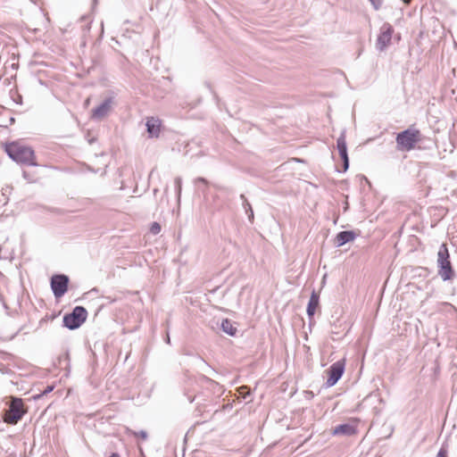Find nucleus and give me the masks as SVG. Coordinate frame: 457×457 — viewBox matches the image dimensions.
<instances>
[{"mask_svg": "<svg viewBox=\"0 0 457 457\" xmlns=\"http://www.w3.org/2000/svg\"><path fill=\"white\" fill-rule=\"evenodd\" d=\"M5 151L10 158L16 162L36 165V162H34V151L21 142L8 144Z\"/></svg>", "mask_w": 457, "mask_h": 457, "instance_id": "obj_1", "label": "nucleus"}, {"mask_svg": "<svg viewBox=\"0 0 457 457\" xmlns=\"http://www.w3.org/2000/svg\"><path fill=\"white\" fill-rule=\"evenodd\" d=\"M356 234L353 231H342L337 235L336 243L337 246H342L345 243L355 239Z\"/></svg>", "mask_w": 457, "mask_h": 457, "instance_id": "obj_12", "label": "nucleus"}, {"mask_svg": "<svg viewBox=\"0 0 457 457\" xmlns=\"http://www.w3.org/2000/svg\"><path fill=\"white\" fill-rule=\"evenodd\" d=\"M394 33V28L389 23H384L377 38L376 47L379 51H384L389 46Z\"/></svg>", "mask_w": 457, "mask_h": 457, "instance_id": "obj_6", "label": "nucleus"}, {"mask_svg": "<svg viewBox=\"0 0 457 457\" xmlns=\"http://www.w3.org/2000/svg\"><path fill=\"white\" fill-rule=\"evenodd\" d=\"M110 457H120V455L117 453H112Z\"/></svg>", "mask_w": 457, "mask_h": 457, "instance_id": "obj_24", "label": "nucleus"}, {"mask_svg": "<svg viewBox=\"0 0 457 457\" xmlns=\"http://www.w3.org/2000/svg\"><path fill=\"white\" fill-rule=\"evenodd\" d=\"M319 305V295L313 291L311 295L307 306V313L310 317L313 316Z\"/></svg>", "mask_w": 457, "mask_h": 457, "instance_id": "obj_14", "label": "nucleus"}, {"mask_svg": "<svg viewBox=\"0 0 457 457\" xmlns=\"http://www.w3.org/2000/svg\"><path fill=\"white\" fill-rule=\"evenodd\" d=\"M246 205H247V206H248V208H249V212H250V213H249L248 217H249V219L251 220V219H253V210H252V208H251V206H250V204H249L248 203L246 204Z\"/></svg>", "mask_w": 457, "mask_h": 457, "instance_id": "obj_23", "label": "nucleus"}, {"mask_svg": "<svg viewBox=\"0 0 457 457\" xmlns=\"http://www.w3.org/2000/svg\"><path fill=\"white\" fill-rule=\"evenodd\" d=\"M438 274L444 280L452 279L454 272L449 261V253L445 244H443L437 253Z\"/></svg>", "mask_w": 457, "mask_h": 457, "instance_id": "obj_3", "label": "nucleus"}, {"mask_svg": "<svg viewBox=\"0 0 457 457\" xmlns=\"http://www.w3.org/2000/svg\"><path fill=\"white\" fill-rule=\"evenodd\" d=\"M403 2L408 4L411 2V0H403Z\"/></svg>", "mask_w": 457, "mask_h": 457, "instance_id": "obj_25", "label": "nucleus"}, {"mask_svg": "<svg viewBox=\"0 0 457 457\" xmlns=\"http://www.w3.org/2000/svg\"><path fill=\"white\" fill-rule=\"evenodd\" d=\"M89 104V99L86 101V104L87 105Z\"/></svg>", "mask_w": 457, "mask_h": 457, "instance_id": "obj_26", "label": "nucleus"}, {"mask_svg": "<svg viewBox=\"0 0 457 457\" xmlns=\"http://www.w3.org/2000/svg\"><path fill=\"white\" fill-rule=\"evenodd\" d=\"M195 183L197 184V183H203L204 185L207 186L208 185V182L204 178H197L195 180Z\"/></svg>", "mask_w": 457, "mask_h": 457, "instance_id": "obj_21", "label": "nucleus"}, {"mask_svg": "<svg viewBox=\"0 0 457 457\" xmlns=\"http://www.w3.org/2000/svg\"><path fill=\"white\" fill-rule=\"evenodd\" d=\"M150 231H151L154 235H157L158 233H160V231H161V226H160V224H159V223H157V222H154V223L151 225Z\"/></svg>", "mask_w": 457, "mask_h": 457, "instance_id": "obj_18", "label": "nucleus"}, {"mask_svg": "<svg viewBox=\"0 0 457 457\" xmlns=\"http://www.w3.org/2000/svg\"><path fill=\"white\" fill-rule=\"evenodd\" d=\"M337 147L339 152L340 157L344 161V170L345 171L349 166V160H348V155H347L345 135L344 132L337 138Z\"/></svg>", "mask_w": 457, "mask_h": 457, "instance_id": "obj_10", "label": "nucleus"}, {"mask_svg": "<svg viewBox=\"0 0 457 457\" xmlns=\"http://www.w3.org/2000/svg\"><path fill=\"white\" fill-rule=\"evenodd\" d=\"M68 277L65 275H54L51 279V288L56 298L62 297L67 291Z\"/></svg>", "mask_w": 457, "mask_h": 457, "instance_id": "obj_7", "label": "nucleus"}, {"mask_svg": "<svg viewBox=\"0 0 457 457\" xmlns=\"http://www.w3.org/2000/svg\"><path fill=\"white\" fill-rule=\"evenodd\" d=\"M160 120L155 118H150L146 121L147 132L150 137H158L160 132Z\"/></svg>", "mask_w": 457, "mask_h": 457, "instance_id": "obj_13", "label": "nucleus"}, {"mask_svg": "<svg viewBox=\"0 0 457 457\" xmlns=\"http://www.w3.org/2000/svg\"><path fill=\"white\" fill-rule=\"evenodd\" d=\"M345 370V361H338L331 365L329 370L327 371L328 378L327 379V386H332L340 379Z\"/></svg>", "mask_w": 457, "mask_h": 457, "instance_id": "obj_8", "label": "nucleus"}, {"mask_svg": "<svg viewBox=\"0 0 457 457\" xmlns=\"http://www.w3.org/2000/svg\"><path fill=\"white\" fill-rule=\"evenodd\" d=\"M221 328L225 333H227L230 336H234L237 331V328L233 327L231 321H229L228 320H224L222 321Z\"/></svg>", "mask_w": 457, "mask_h": 457, "instance_id": "obj_15", "label": "nucleus"}, {"mask_svg": "<svg viewBox=\"0 0 457 457\" xmlns=\"http://www.w3.org/2000/svg\"><path fill=\"white\" fill-rule=\"evenodd\" d=\"M112 107V98L105 99L99 106H97L96 108H95L92 111V114H91L92 119H95V120L104 119L110 113Z\"/></svg>", "mask_w": 457, "mask_h": 457, "instance_id": "obj_9", "label": "nucleus"}, {"mask_svg": "<svg viewBox=\"0 0 457 457\" xmlns=\"http://www.w3.org/2000/svg\"><path fill=\"white\" fill-rule=\"evenodd\" d=\"M356 433V425L354 423H345L335 427L332 429L334 436H352Z\"/></svg>", "mask_w": 457, "mask_h": 457, "instance_id": "obj_11", "label": "nucleus"}, {"mask_svg": "<svg viewBox=\"0 0 457 457\" xmlns=\"http://www.w3.org/2000/svg\"><path fill=\"white\" fill-rule=\"evenodd\" d=\"M87 315V312L84 307L76 306L71 314L64 316V325L71 329L77 328L86 320Z\"/></svg>", "mask_w": 457, "mask_h": 457, "instance_id": "obj_5", "label": "nucleus"}, {"mask_svg": "<svg viewBox=\"0 0 457 457\" xmlns=\"http://www.w3.org/2000/svg\"><path fill=\"white\" fill-rule=\"evenodd\" d=\"M238 393L243 398H246V396L249 395L250 391L246 386H240L238 388Z\"/></svg>", "mask_w": 457, "mask_h": 457, "instance_id": "obj_17", "label": "nucleus"}, {"mask_svg": "<svg viewBox=\"0 0 457 457\" xmlns=\"http://www.w3.org/2000/svg\"><path fill=\"white\" fill-rule=\"evenodd\" d=\"M135 436L137 437H140L144 440H145L147 438V433L146 431H144V430H141L139 432H135V431H132L131 432Z\"/></svg>", "mask_w": 457, "mask_h": 457, "instance_id": "obj_19", "label": "nucleus"}, {"mask_svg": "<svg viewBox=\"0 0 457 457\" xmlns=\"http://www.w3.org/2000/svg\"><path fill=\"white\" fill-rule=\"evenodd\" d=\"M26 413L21 399L12 397L9 409L4 414V421L9 424H16Z\"/></svg>", "mask_w": 457, "mask_h": 457, "instance_id": "obj_4", "label": "nucleus"}, {"mask_svg": "<svg viewBox=\"0 0 457 457\" xmlns=\"http://www.w3.org/2000/svg\"><path fill=\"white\" fill-rule=\"evenodd\" d=\"M370 1L376 10H378L381 7L382 3H383V0H370Z\"/></svg>", "mask_w": 457, "mask_h": 457, "instance_id": "obj_20", "label": "nucleus"}, {"mask_svg": "<svg viewBox=\"0 0 457 457\" xmlns=\"http://www.w3.org/2000/svg\"><path fill=\"white\" fill-rule=\"evenodd\" d=\"M436 457H446V451H445V450H444V449H441V450L438 452V453H437Z\"/></svg>", "mask_w": 457, "mask_h": 457, "instance_id": "obj_22", "label": "nucleus"}, {"mask_svg": "<svg viewBox=\"0 0 457 457\" xmlns=\"http://www.w3.org/2000/svg\"><path fill=\"white\" fill-rule=\"evenodd\" d=\"M421 140L420 132L418 129H408L396 137L397 149L399 151H411L415 145Z\"/></svg>", "mask_w": 457, "mask_h": 457, "instance_id": "obj_2", "label": "nucleus"}, {"mask_svg": "<svg viewBox=\"0 0 457 457\" xmlns=\"http://www.w3.org/2000/svg\"><path fill=\"white\" fill-rule=\"evenodd\" d=\"M176 193H177V198L178 202H180L181 197V190H182V179L179 177L175 178L174 179Z\"/></svg>", "mask_w": 457, "mask_h": 457, "instance_id": "obj_16", "label": "nucleus"}]
</instances>
